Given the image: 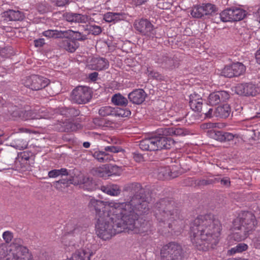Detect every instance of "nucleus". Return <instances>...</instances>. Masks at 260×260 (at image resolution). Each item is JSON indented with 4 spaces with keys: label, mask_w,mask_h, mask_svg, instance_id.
Listing matches in <instances>:
<instances>
[{
    "label": "nucleus",
    "mask_w": 260,
    "mask_h": 260,
    "mask_svg": "<svg viewBox=\"0 0 260 260\" xmlns=\"http://www.w3.org/2000/svg\"><path fill=\"white\" fill-rule=\"evenodd\" d=\"M148 76L149 77L152 78L154 79H156L157 80L161 81L164 80V76L161 74H159L158 72H155L154 71H149Z\"/></svg>",
    "instance_id": "obj_49"
},
{
    "label": "nucleus",
    "mask_w": 260,
    "mask_h": 260,
    "mask_svg": "<svg viewBox=\"0 0 260 260\" xmlns=\"http://www.w3.org/2000/svg\"><path fill=\"white\" fill-rule=\"evenodd\" d=\"M37 112H34L32 111V114L31 116V119H50L53 117V114L48 111L45 108H43L40 109L39 110H35Z\"/></svg>",
    "instance_id": "obj_29"
},
{
    "label": "nucleus",
    "mask_w": 260,
    "mask_h": 260,
    "mask_svg": "<svg viewBox=\"0 0 260 260\" xmlns=\"http://www.w3.org/2000/svg\"><path fill=\"white\" fill-rule=\"evenodd\" d=\"M119 170V167L116 165H110L108 166V172H107L108 176L116 174Z\"/></svg>",
    "instance_id": "obj_54"
},
{
    "label": "nucleus",
    "mask_w": 260,
    "mask_h": 260,
    "mask_svg": "<svg viewBox=\"0 0 260 260\" xmlns=\"http://www.w3.org/2000/svg\"><path fill=\"white\" fill-rule=\"evenodd\" d=\"M162 134L141 140L139 143L141 149L144 151H157L163 149H170L175 144V141L167 136L185 135V131L179 127H165L161 128Z\"/></svg>",
    "instance_id": "obj_3"
},
{
    "label": "nucleus",
    "mask_w": 260,
    "mask_h": 260,
    "mask_svg": "<svg viewBox=\"0 0 260 260\" xmlns=\"http://www.w3.org/2000/svg\"><path fill=\"white\" fill-rule=\"evenodd\" d=\"M245 17H218L220 21L224 22L239 21L242 20Z\"/></svg>",
    "instance_id": "obj_52"
},
{
    "label": "nucleus",
    "mask_w": 260,
    "mask_h": 260,
    "mask_svg": "<svg viewBox=\"0 0 260 260\" xmlns=\"http://www.w3.org/2000/svg\"><path fill=\"white\" fill-rule=\"evenodd\" d=\"M64 38H70L76 42V41H84L87 39L86 35L81 34L78 31H74L71 30L64 31Z\"/></svg>",
    "instance_id": "obj_32"
},
{
    "label": "nucleus",
    "mask_w": 260,
    "mask_h": 260,
    "mask_svg": "<svg viewBox=\"0 0 260 260\" xmlns=\"http://www.w3.org/2000/svg\"><path fill=\"white\" fill-rule=\"evenodd\" d=\"M146 96V93L142 89H135L128 95L129 101L136 105L142 104L144 101Z\"/></svg>",
    "instance_id": "obj_20"
},
{
    "label": "nucleus",
    "mask_w": 260,
    "mask_h": 260,
    "mask_svg": "<svg viewBox=\"0 0 260 260\" xmlns=\"http://www.w3.org/2000/svg\"><path fill=\"white\" fill-rule=\"evenodd\" d=\"M71 184H76V182L74 181V177L72 175L55 181L53 183V185L57 189L61 190L62 188L67 187Z\"/></svg>",
    "instance_id": "obj_26"
},
{
    "label": "nucleus",
    "mask_w": 260,
    "mask_h": 260,
    "mask_svg": "<svg viewBox=\"0 0 260 260\" xmlns=\"http://www.w3.org/2000/svg\"><path fill=\"white\" fill-rule=\"evenodd\" d=\"M133 154H134V158L136 161L140 162L141 161H142L143 160V157L141 154L139 153L138 152H135L133 153Z\"/></svg>",
    "instance_id": "obj_63"
},
{
    "label": "nucleus",
    "mask_w": 260,
    "mask_h": 260,
    "mask_svg": "<svg viewBox=\"0 0 260 260\" xmlns=\"http://www.w3.org/2000/svg\"><path fill=\"white\" fill-rule=\"evenodd\" d=\"M20 238H15L10 245V254L5 260H33L27 248Z\"/></svg>",
    "instance_id": "obj_7"
},
{
    "label": "nucleus",
    "mask_w": 260,
    "mask_h": 260,
    "mask_svg": "<svg viewBox=\"0 0 260 260\" xmlns=\"http://www.w3.org/2000/svg\"><path fill=\"white\" fill-rule=\"evenodd\" d=\"M146 198L145 192L136 194L129 196V198L126 202H110L109 205L116 210L114 212H118L122 218L128 216L133 220V218L138 213L141 214L148 211V203Z\"/></svg>",
    "instance_id": "obj_4"
},
{
    "label": "nucleus",
    "mask_w": 260,
    "mask_h": 260,
    "mask_svg": "<svg viewBox=\"0 0 260 260\" xmlns=\"http://www.w3.org/2000/svg\"><path fill=\"white\" fill-rule=\"evenodd\" d=\"M218 14H219L218 8L215 5L211 3L195 6L191 10L192 16H213Z\"/></svg>",
    "instance_id": "obj_12"
},
{
    "label": "nucleus",
    "mask_w": 260,
    "mask_h": 260,
    "mask_svg": "<svg viewBox=\"0 0 260 260\" xmlns=\"http://www.w3.org/2000/svg\"><path fill=\"white\" fill-rule=\"evenodd\" d=\"M59 176V175L57 171V169L51 170L48 172V176L50 178H56Z\"/></svg>",
    "instance_id": "obj_64"
},
{
    "label": "nucleus",
    "mask_w": 260,
    "mask_h": 260,
    "mask_svg": "<svg viewBox=\"0 0 260 260\" xmlns=\"http://www.w3.org/2000/svg\"><path fill=\"white\" fill-rule=\"evenodd\" d=\"M154 215L160 226L168 227L174 231L175 233L180 232L185 227V221L180 211L175 206L173 200L162 199L156 202L153 209Z\"/></svg>",
    "instance_id": "obj_2"
},
{
    "label": "nucleus",
    "mask_w": 260,
    "mask_h": 260,
    "mask_svg": "<svg viewBox=\"0 0 260 260\" xmlns=\"http://www.w3.org/2000/svg\"><path fill=\"white\" fill-rule=\"evenodd\" d=\"M233 224L234 228L241 227L249 233L254 229L257 222L255 217L252 212L244 211L240 214L239 217L234 220Z\"/></svg>",
    "instance_id": "obj_8"
},
{
    "label": "nucleus",
    "mask_w": 260,
    "mask_h": 260,
    "mask_svg": "<svg viewBox=\"0 0 260 260\" xmlns=\"http://www.w3.org/2000/svg\"><path fill=\"white\" fill-rule=\"evenodd\" d=\"M214 179L218 180H216V182H220L221 184L225 186L229 187L230 186L231 181L228 177H224L223 178H214Z\"/></svg>",
    "instance_id": "obj_55"
},
{
    "label": "nucleus",
    "mask_w": 260,
    "mask_h": 260,
    "mask_svg": "<svg viewBox=\"0 0 260 260\" xmlns=\"http://www.w3.org/2000/svg\"><path fill=\"white\" fill-rule=\"evenodd\" d=\"M50 80L44 77L33 75L25 77L22 80V84L26 87L32 90H39L49 85L53 87L54 84H50Z\"/></svg>",
    "instance_id": "obj_10"
},
{
    "label": "nucleus",
    "mask_w": 260,
    "mask_h": 260,
    "mask_svg": "<svg viewBox=\"0 0 260 260\" xmlns=\"http://www.w3.org/2000/svg\"><path fill=\"white\" fill-rule=\"evenodd\" d=\"M115 214L101 216L96 219V233L104 240L110 239L113 235L124 231L123 218L118 212Z\"/></svg>",
    "instance_id": "obj_5"
},
{
    "label": "nucleus",
    "mask_w": 260,
    "mask_h": 260,
    "mask_svg": "<svg viewBox=\"0 0 260 260\" xmlns=\"http://www.w3.org/2000/svg\"><path fill=\"white\" fill-rule=\"evenodd\" d=\"M123 190L128 192L130 196L135 195L136 194H142L145 192V190L142 188V185L137 182L126 184L123 186Z\"/></svg>",
    "instance_id": "obj_22"
},
{
    "label": "nucleus",
    "mask_w": 260,
    "mask_h": 260,
    "mask_svg": "<svg viewBox=\"0 0 260 260\" xmlns=\"http://www.w3.org/2000/svg\"><path fill=\"white\" fill-rule=\"evenodd\" d=\"M120 190L119 187L117 185H112L110 186L109 195L116 196L119 194Z\"/></svg>",
    "instance_id": "obj_51"
},
{
    "label": "nucleus",
    "mask_w": 260,
    "mask_h": 260,
    "mask_svg": "<svg viewBox=\"0 0 260 260\" xmlns=\"http://www.w3.org/2000/svg\"><path fill=\"white\" fill-rule=\"evenodd\" d=\"M232 64L225 66L221 72V75L228 78H232L234 77V73H233Z\"/></svg>",
    "instance_id": "obj_44"
},
{
    "label": "nucleus",
    "mask_w": 260,
    "mask_h": 260,
    "mask_svg": "<svg viewBox=\"0 0 260 260\" xmlns=\"http://www.w3.org/2000/svg\"><path fill=\"white\" fill-rule=\"evenodd\" d=\"M31 110L26 111L18 108H15V109L12 112L11 115L14 119L20 118L23 120H26L28 119H31Z\"/></svg>",
    "instance_id": "obj_28"
},
{
    "label": "nucleus",
    "mask_w": 260,
    "mask_h": 260,
    "mask_svg": "<svg viewBox=\"0 0 260 260\" xmlns=\"http://www.w3.org/2000/svg\"><path fill=\"white\" fill-rule=\"evenodd\" d=\"M99 114L103 117L115 116V108L110 106L102 107L99 109Z\"/></svg>",
    "instance_id": "obj_39"
},
{
    "label": "nucleus",
    "mask_w": 260,
    "mask_h": 260,
    "mask_svg": "<svg viewBox=\"0 0 260 260\" xmlns=\"http://www.w3.org/2000/svg\"><path fill=\"white\" fill-rule=\"evenodd\" d=\"M209 109V106L207 105V104L205 103L203 105V107H201V110H199L198 112L201 113L202 114H204L205 117L206 118L207 113H208V112H209V111H208Z\"/></svg>",
    "instance_id": "obj_60"
},
{
    "label": "nucleus",
    "mask_w": 260,
    "mask_h": 260,
    "mask_svg": "<svg viewBox=\"0 0 260 260\" xmlns=\"http://www.w3.org/2000/svg\"><path fill=\"white\" fill-rule=\"evenodd\" d=\"M234 91L237 94L244 96H254L257 92L254 85L248 83L237 84L234 87Z\"/></svg>",
    "instance_id": "obj_17"
},
{
    "label": "nucleus",
    "mask_w": 260,
    "mask_h": 260,
    "mask_svg": "<svg viewBox=\"0 0 260 260\" xmlns=\"http://www.w3.org/2000/svg\"><path fill=\"white\" fill-rule=\"evenodd\" d=\"M59 111L61 115L69 118L76 117L79 115L80 113L79 110L73 107L61 108L59 110Z\"/></svg>",
    "instance_id": "obj_34"
},
{
    "label": "nucleus",
    "mask_w": 260,
    "mask_h": 260,
    "mask_svg": "<svg viewBox=\"0 0 260 260\" xmlns=\"http://www.w3.org/2000/svg\"><path fill=\"white\" fill-rule=\"evenodd\" d=\"M182 254L181 246L175 242L165 245L160 251L162 260H181Z\"/></svg>",
    "instance_id": "obj_9"
},
{
    "label": "nucleus",
    "mask_w": 260,
    "mask_h": 260,
    "mask_svg": "<svg viewBox=\"0 0 260 260\" xmlns=\"http://www.w3.org/2000/svg\"><path fill=\"white\" fill-rule=\"evenodd\" d=\"M230 98V94L225 91H218L210 94L208 102L210 105H216L221 102H225Z\"/></svg>",
    "instance_id": "obj_18"
},
{
    "label": "nucleus",
    "mask_w": 260,
    "mask_h": 260,
    "mask_svg": "<svg viewBox=\"0 0 260 260\" xmlns=\"http://www.w3.org/2000/svg\"><path fill=\"white\" fill-rule=\"evenodd\" d=\"M51 3L58 7H62L69 3V0H50Z\"/></svg>",
    "instance_id": "obj_57"
},
{
    "label": "nucleus",
    "mask_w": 260,
    "mask_h": 260,
    "mask_svg": "<svg viewBox=\"0 0 260 260\" xmlns=\"http://www.w3.org/2000/svg\"><path fill=\"white\" fill-rule=\"evenodd\" d=\"M59 46L69 52H74L78 47L77 43L70 38H65L59 43Z\"/></svg>",
    "instance_id": "obj_23"
},
{
    "label": "nucleus",
    "mask_w": 260,
    "mask_h": 260,
    "mask_svg": "<svg viewBox=\"0 0 260 260\" xmlns=\"http://www.w3.org/2000/svg\"><path fill=\"white\" fill-rule=\"evenodd\" d=\"M173 170V167H165L159 168L158 170L157 177L159 179H170V173Z\"/></svg>",
    "instance_id": "obj_35"
},
{
    "label": "nucleus",
    "mask_w": 260,
    "mask_h": 260,
    "mask_svg": "<svg viewBox=\"0 0 260 260\" xmlns=\"http://www.w3.org/2000/svg\"><path fill=\"white\" fill-rule=\"evenodd\" d=\"M105 150L113 153H118L124 151L121 147L114 146H107L105 148Z\"/></svg>",
    "instance_id": "obj_53"
},
{
    "label": "nucleus",
    "mask_w": 260,
    "mask_h": 260,
    "mask_svg": "<svg viewBox=\"0 0 260 260\" xmlns=\"http://www.w3.org/2000/svg\"><path fill=\"white\" fill-rule=\"evenodd\" d=\"M230 113L231 107L229 105L225 104L215 109L214 111V116L220 118H226L230 115Z\"/></svg>",
    "instance_id": "obj_27"
},
{
    "label": "nucleus",
    "mask_w": 260,
    "mask_h": 260,
    "mask_svg": "<svg viewBox=\"0 0 260 260\" xmlns=\"http://www.w3.org/2000/svg\"><path fill=\"white\" fill-rule=\"evenodd\" d=\"M209 136L217 141L220 142H228L234 139V138H238L237 134H233L231 133L225 132L222 131L210 130L208 131Z\"/></svg>",
    "instance_id": "obj_16"
},
{
    "label": "nucleus",
    "mask_w": 260,
    "mask_h": 260,
    "mask_svg": "<svg viewBox=\"0 0 260 260\" xmlns=\"http://www.w3.org/2000/svg\"><path fill=\"white\" fill-rule=\"evenodd\" d=\"M112 102L115 105L126 106L128 104L127 99L120 93L115 94L112 98Z\"/></svg>",
    "instance_id": "obj_36"
},
{
    "label": "nucleus",
    "mask_w": 260,
    "mask_h": 260,
    "mask_svg": "<svg viewBox=\"0 0 260 260\" xmlns=\"http://www.w3.org/2000/svg\"><path fill=\"white\" fill-rule=\"evenodd\" d=\"M253 244L255 248L260 249V232L258 235L254 239Z\"/></svg>",
    "instance_id": "obj_62"
},
{
    "label": "nucleus",
    "mask_w": 260,
    "mask_h": 260,
    "mask_svg": "<svg viewBox=\"0 0 260 260\" xmlns=\"http://www.w3.org/2000/svg\"><path fill=\"white\" fill-rule=\"evenodd\" d=\"M10 253V247L4 243L0 245V260L9 257Z\"/></svg>",
    "instance_id": "obj_41"
},
{
    "label": "nucleus",
    "mask_w": 260,
    "mask_h": 260,
    "mask_svg": "<svg viewBox=\"0 0 260 260\" xmlns=\"http://www.w3.org/2000/svg\"><path fill=\"white\" fill-rule=\"evenodd\" d=\"M37 10L40 14H44L48 11L49 9L46 5L39 4L37 6Z\"/></svg>",
    "instance_id": "obj_58"
},
{
    "label": "nucleus",
    "mask_w": 260,
    "mask_h": 260,
    "mask_svg": "<svg viewBox=\"0 0 260 260\" xmlns=\"http://www.w3.org/2000/svg\"><path fill=\"white\" fill-rule=\"evenodd\" d=\"M107 202L96 200L94 198L90 199L88 203V207L91 211H95V218L109 215L106 210Z\"/></svg>",
    "instance_id": "obj_14"
},
{
    "label": "nucleus",
    "mask_w": 260,
    "mask_h": 260,
    "mask_svg": "<svg viewBox=\"0 0 260 260\" xmlns=\"http://www.w3.org/2000/svg\"><path fill=\"white\" fill-rule=\"evenodd\" d=\"M80 127L79 123H74L69 120H66L57 124V128L61 132H70L76 131Z\"/></svg>",
    "instance_id": "obj_25"
},
{
    "label": "nucleus",
    "mask_w": 260,
    "mask_h": 260,
    "mask_svg": "<svg viewBox=\"0 0 260 260\" xmlns=\"http://www.w3.org/2000/svg\"><path fill=\"white\" fill-rule=\"evenodd\" d=\"M92 252L89 249H81L75 251L71 258L72 260H90Z\"/></svg>",
    "instance_id": "obj_24"
},
{
    "label": "nucleus",
    "mask_w": 260,
    "mask_h": 260,
    "mask_svg": "<svg viewBox=\"0 0 260 260\" xmlns=\"http://www.w3.org/2000/svg\"><path fill=\"white\" fill-rule=\"evenodd\" d=\"M92 98V91L87 86H78L72 92L71 99L75 103L84 104L88 102Z\"/></svg>",
    "instance_id": "obj_11"
},
{
    "label": "nucleus",
    "mask_w": 260,
    "mask_h": 260,
    "mask_svg": "<svg viewBox=\"0 0 260 260\" xmlns=\"http://www.w3.org/2000/svg\"><path fill=\"white\" fill-rule=\"evenodd\" d=\"M203 104V100L199 94L193 93L190 95L189 105L193 111L199 112V110H201Z\"/></svg>",
    "instance_id": "obj_21"
},
{
    "label": "nucleus",
    "mask_w": 260,
    "mask_h": 260,
    "mask_svg": "<svg viewBox=\"0 0 260 260\" xmlns=\"http://www.w3.org/2000/svg\"><path fill=\"white\" fill-rule=\"evenodd\" d=\"M135 28L142 35L148 36L153 30V25L146 19L141 18L136 20Z\"/></svg>",
    "instance_id": "obj_19"
},
{
    "label": "nucleus",
    "mask_w": 260,
    "mask_h": 260,
    "mask_svg": "<svg viewBox=\"0 0 260 260\" xmlns=\"http://www.w3.org/2000/svg\"><path fill=\"white\" fill-rule=\"evenodd\" d=\"M131 114V111L128 109H123L118 107L115 108V116L126 117Z\"/></svg>",
    "instance_id": "obj_42"
},
{
    "label": "nucleus",
    "mask_w": 260,
    "mask_h": 260,
    "mask_svg": "<svg viewBox=\"0 0 260 260\" xmlns=\"http://www.w3.org/2000/svg\"><path fill=\"white\" fill-rule=\"evenodd\" d=\"M92 66L93 69L101 71L108 68L109 62L105 58H96L93 59Z\"/></svg>",
    "instance_id": "obj_30"
},
{
    "label": "nucleus",
    "mask_w": 260,
    "mask_h": 260,
    "mask_svg": "<svg viewBox=\"0 0 260 260\" xmlns=\"http://www.w3.org/2000/svg\"><path fill=\"white\" fill-rule=\"evenodd\" d=\"M234 77H237L242 74L245 71V66L240 62H237L232 64Z\"/></svg>",
    "instance_id": "obj_38"
},
{
    "label": "nucleus",
    "mask_w": 260,
    "mask_h": 260,
    "mask_svg": "<svg viewBox=\"0 0 260 260\" xmlns=\"http://www.w3.org/2000/svg\"><path fill=\"white\" fill-rule=\"evenodd\" d=\"M233 229L234 232L233 234L232 238H233L235 241H240L244 240L247 237L249 234L247 232V231L245 230L241 227H239V228H234L233 227Z\"/></svg>",
    "instance_id": "obj_33"
},
{
    "label": "nucleus",
    "mask_w": 260,
    "mask_h": 260,
    "mask_svg": "<svg viewBox=\"0 0 260 260\" xmlns=\"http://www.w3.org/2000/svg\"><path fill=\"white\" fill-rule=\"evenodd\" d=\"M3 237L5 242L9 243L13 238V234L11 232L6 231L3 233Z\"/></svg>",
    "instance_id": "obj_59"
},
{
    "label": "nucleus",
    "mask_w": 260,
    "mask_h": 260,
    "mask_svg": "<svg viewBox=\"0 0 260 260\" xmlns=\"http://www.w3.org/2000/svg\"><path fill=\"white\" fill-rule=\"evenodd\" d=\"M64 31L49 29L43 32V35L48 38H64Z\"/></svg>",
    "instance_id": "obj_37"
},
{
    "label": "nucleus",
    "mask_w": 260,
    "mask_h": 260,
    "mask_svg": "<svg viewBox=\"0 0 260 260\" xmlns=\"http://www.w3.org/2000/svg\"><path fill=\"white\" fill-rule=\"evenodd\" d=\"M221 223L212 214L198 216L190 224V238L197 249H214L219 242Z\"/></svg>",
    "instance_id": "obj_1"
},
{
    "label": "nucleus",
    "mask_w": 260,
    "mask_h": 260,
    "mask_svg": "<svg viewBox=\"0 0 260 260\" xmlns=\"http://www.w3.org/2000/svg\"><path fill=\"white\" fill-rule=\"evenodd\" d=\"M93 156L101 162L108 159V154L104 151H95L93 154Z\"/></svg>",
    "instance_id": "obj_43"
},
{
    "label": "nucleus",
    "mask_w": 260,
    "mask_h": 260,
    "mask_svg": "<svg viewBox=\"0 0 260 260\" xmlns=\"http://www.w3.org/2000/svg\"><path fill=\"white\" fill-rule=\"evenodd\" d=\"M4 16H24V14L21 12V11L19 10H13L9 9L6 11H5L4 13Z\"/></svg>",
    "instance_id": "obj_47"
},
{
    "label": "nucleus",
    "mask_w": 260,
    "mask_h": 260,
    "mask_svg": "<svg viewBox=\"0 0 260 260\" xmlns=\"http://www.w3.org/2000/svg\"><path fill=\"white\" fill-rule=\"evenodd\" d=\"M90 32L93 35H98L102 32V28L100 26L92 25L89 28Z\"/></svg>",
    "instance_id": "obj_56"
},
{
    "label": "nucleus",
    "mask_w": 260,
    "mask_h": 260,
    "mask_svg": "<svg viewBox=\"0 0 260 260\" xmlns=\"http://www.w3.org/2000/svg\"><path fill=\"white\" fill-rule=\"evenodd\" d=\"M66 20L69 22L79 23H84L87 20L88 17H66Z\"/></svg>",
    "instance_id": "obj_48"
},
{
    "label": "nucleus",
    "mask_w": 260,
    "mask_h": 260,
    "mask_svg": "<svg viewBox=\"0 0 260 260\" xmlns=\"http://www.w3.org/2000/svg\"><path fill=\"white\" fill-rule=\"evenodd\" d=\"M91 172L94 175L100 177H103L105 175H107L106 168L102 167L93 168Z\"/></svg>",
    "instance_id": "obj_46"
},
{
    "label": "nucleus",
    "mask_w": 260,
    "mask_h": 260,
    "mask_svg": "<svg viewBox=\"0 0 260 260\" xmlns=\"http://www.w3.org/2000/svg\"><path fill=\"white\" fill-rule=\"evenodd\" d=\"M21 21L22 19L21 18H19L18 19H12L11 17H5V18L2 20H0V26L5 27V26L7 24V22L8 21H10V23H9L8 24L13 25V23L15 21Z\"/></svg>",
    "instance_id": "obj_50"
},
{
    "label": "nucleus",
    "mask_w": 260,
    "mask_h": 260,
    "mask_svg": "<svg viewBox=\"0 0 260 260\" xmlns=\"http://www.w3.org/2000/svg\"><path fill=\"white\" fill-rule=\"evenodd\" d=\"M133 218L132 220L128 216L123 218L124 231L127 230L133 231L135 233L143 234L151 230V221L143 218H139L138 214Z\"/></svg>",
    "instance_id": "obj_6"
},
{
    "label": "nucleus",
    "mask_w": 260,
    "mask_h": 260,
    "mask_svg": "<svg viewBox=\"0 0 260 260\" xmlns=\"http://www.w3.org/2000/svg\"><path fill=\"white\" fill-rule=\"evenodd\" d=\"M156 57V62L163 68L173 70L179 66V62L176 57H172L167 54H157Z\"/></svg>",
    "instance_id": "obj_15"
},
{
    "label": "nucleus",
    "mask_w": 260,
    "mask_h": 260,
    "mask_svg": "<svg viewBox=\"0 0 260 260\" xmlns=\"http://www.w3.org/2000/svg\"><path fill=\"white\" fill-rule=\"evenodd\" d=\"M57 171L58 172L59 176H61V177H62V176L68 177L69 176L71 175L70 174H69L68 170L66 168H61L60 169H57Z\"/></svg>",
    "instance_id": "obj_61"
},
{
    "label": "nucleus",
    "mask_w": 260,
    "mask_h": 260,
    "mask_svg": "<svg viewBox=\"0 0 260 260\" xmlns=\"http://www.w3.org/2000/svg\"><path fill=\"white\" fill-rule=\"evenodd\" d=\"M81 227L80 225L78 224H74L73 226L71 224H68L67 225V233L68 234H77L81 231Z\"/></svg>",
    "instance_id": "obj_45"
},
{
    "label": "nucleus",
    "mask_w": 260,
    "mask_h": 260,
    "mask_svg": "<svg viewBox=\"0 0 260 260\" xmlns=\"http://www.w3.org/2000/svg\"><path fill=\"white\" fill-rule=\"evenodd\" d=\"M216 179H197L194 180L192 178L188 179V181L190 182V185L194 186V187H202L204 186L209 185L210 184H214L216 182Z\"/></svg>",
    "instance_id": "obj_31"
},
{
    "label": "nucleus",
    "mask_w": 260,
    "mask_h": 260,
    "mask_svg": "<svg viewBox=\"0 0 260 260\" xmlns=\"http://www.w3.org/2000/svg\"><path fill=\"white\" fill-rule=\"evenodd\" d=\"M248 248V246L245 243H239L236 246L228 250V253L230 254H234L236 253L242 252L246 250Z\"/></svg>",
    "instance_id": "obj_40"
},
{
    "label": "nucleus",
    "mask_w": 260,
    "mask_h": 260,
    "mask_svg": "<svg viewBox=\"0 0 260 260\" xmlns=\"http://www.w3.org/2000/svg\"><path fill=\"white\" fill-rule=\"evenodd\" d=\"M252 8L245 10L241 7H233L224 10L219 14L220 16H247L254 14L260 16V7L257 9L256 12H252Z\"/></svg>",
    "instance_id": "obj_13"
}]
</instances>
